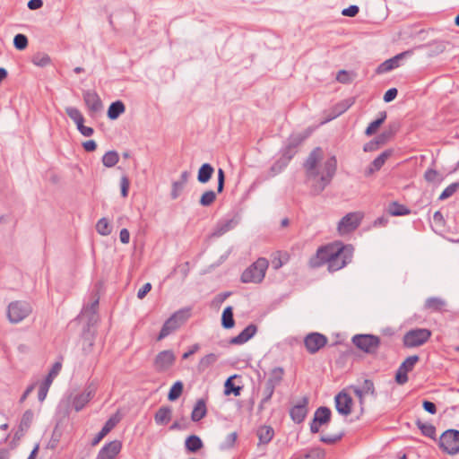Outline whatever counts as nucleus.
<instances>
[{"mask_svg": "<svg viewBox=\"0 0 459 459\" xmlns=\"http://www.w3.org/2000/svg\"><path fill=\"white\" fill-rule=\"evenodd\" d=\"M268 266L269 262L266 258H258L242 273L241 281L244 283H260L265 276Z\"/></svg>", "mask_w": 459, "mask_h": 459, "instance_id": "nucleus-3", "label": "nucleus"}, {"mask_svg": "<svg viewBox=\"0 0 459 459\" xmlns=\"http://www.w3.org/2000/svg\"><path fill=\"white\" fill-rule=\"evenodd\" d=\"M328 342L325 335L320 333H310L304 339V345L310 354H315L325 347Z\"/></svg>", "mask_w": 459, "mask_h": 459, "instance_id": "nucleus-14", "label": "nucleus"}, {"mask_svg": "<svg viewBox=\"0 0 459 459\" xmlns=\"http://www.w3.org/2000/svg\"><path fill=\"white\" fill-rule=\"evenodd\" d=\"M308 402V398L304 396L298 404L290 408V416L295 423L299 424L304 421L307 414Z\"/></svg>", "mask_w": 459, "mask_h": 459, "instance_id": "nucleus-19", "label": "nucleus"}, {"mask_svg": "<svg viewBox=\"0 0 459 459\" xmlns=\"http://www.w3.org/2000/svg\"><path fill=\"white\" fill-rule=\"evenodd\" d=\"M289 259V255L287 253L281 255L278 253L277 255L273 256L272 259V266L274 270L280 269Z\"/></svg>", "mask_w": 459, "mask_h": 459, "instance_id": "nucleus-60", "label": "nucleus"}, {"mask_svg": "<svg viewBox=\"0 0 459 459\" xmlns=\"http://www.w3.org/2000/svg\"><path fill=\"white\" fill-rule=\"evenodd\" d=\"M362 216L359 212H350L343 216L338 223V230L342 234L355 230L361 222Z\"/></svg>", "mask_w": 459, "mask_h": 459, "instance_id": "nucleus-15", "label": "nucleus"}, {"mask_svg": "<svg viewBox=\"0 0 459 459\" xmlns=\"http://www.w3.org/2000/svg\"><path fill=\"white\" fill-rule=\"evenodd\" d=\"M310 133L307 129L303 133L292 134L287 139V144L296 150L310 135Z\"/></svg>", "mask_w": 459, "mask_h": 459, "instance_id": "nucleus-38", "label": "nucleus"}, {"mask_svg": "<svg viewBox=\"0 0 459 459\" xmlns=\"http://www.w3.org/2000/svg\"><path fill=\"white\" fill-rule=\"evenodd\" d=\"M289 164L286 160H284L282 157L278 159L270 168V176L274 177L280 172H281Z\"/></svg>", "mask_w": 459, "mask_h": 459, "instance_id": "nucleus-52", "label": "nucleus"}, {"mask_svg": "<svg viewBox=\"0 0 459 459\" xmlns=\"http://www.w3.org/2000/svg\"><path fill=\"white\" fill-rule=\"evenodd\" d=\"M221 326L224 329H231L235 326V320L233 316V307L231 306L226 307L221 315Z\"/></svg>", "mask_w": 459, "mask_h": 459, "instance_id": "nucleus-36", "label": "nucleus"}, {"mask_svg": "<svg viewBox=\"0 0 459 459\" xmlns=\"http://www.w3.org/2000/svg\"><path fill=\"white\" fill-rule=\"evenodd\" d=\"M32 311L30 303L22 300L13 301L7 307V317L13 324H18L26 318Z\"/></svg>", "mask_w": 459, "mask_h": 459, "instance_id": "nucleus-8", "label": "nucleus"}, {"mask_svg": "<svg viewBox=\"0 0 459 459\" xmlns=\"http://www.w3.org/2000/svg\"><path fill=\"white\" fill-rule=\"evenodd\" d=\"M185 446L188 452L196 453L204 446V443L198 436L190 435L185 441Z\"/></svg>", "mask_w": 459, "mask_h": 459, "instance_id": "nucleus-35", "label": "nucleus"}, {"mask_svg": "<svg viewBox=\"0 0 459 459\" xmlns=\"http://www.w3.org/2000/svg\"><path fill=\"white\" fill-rule=\"evenodd\" d=\"M82 98L91 113H98L103 108L102 101L95 91H84Z\"/></svg>", "mask_w": 459, "mask_h": 459, "instance_id": "nucleus-20", "label": "nucleus"}, {"mask_svg": "<svg viewBox=\"0 0 459 459\" xmlns=\"http://www.w3.org/2000/svg\"><path fill=\"white\" fill-rule=\"evenodd\" d=\"M325 456V452L324 449L320 447H316L310 449L304 455L295 456L296 458H304V459H324Z\"/></svg>", "mask_w": 459, "mask_h": 459, "instance_id": "nucleus-50", "label": "nucleus"}, {"mask_svg": "<svg viewBox=\"0 0 459 459\" xmlns=\"http://www.w3.org/2000/svg\"><path fill=\"white\" fill-rule=\"evenodd\" d=\"M387 212L392 216H404L409 215L411 212L407 206L401 204L396 201L391 202L388 204Z\"/></svg>", "mask_w": 459, "mask_h": 459, "instance_id": "nucleus-34", "label": "nucleus"}, {"mask_svg": "<svg viewBox=\"0 0 459 459\" xmlns=\"http://www.w3.org/2000/svg\"><path fill=\"white\" fill-rule=\"evenodd\" d=\"M96 230L101 236H108L112 231V227L106 218H101L96 224Z\"/></svg>", "mask_w": 459, "mask_h": 459, "instance_id": "nucleus-48", "label": "nucleus"}, {"mask_svg": "<svg viewBox=\"0 0 459 459\" xmlns=\"http://www.w3.org/2000/svg\"><path fill=\"white\" fill-rule=\"evenodd\" d=\"M351 342L359 351L370 355L377 354L381 345L380 338L370 333L355 334Z\"/></svg>", "mask_w": 459, "mask_h": 459, "instance_id": "nucleus-6", "label": "nucleus"}, {"mask_svg": "<svg viewBox=\"0 0 459 459\" xmlns=\"http://www.w3.org/2000/svg\"><path fill=\"white\" fill-rule=\"evenodd\" d=\"M283 375L284 370L281 367H276L271 370L270 377L264 384L263 398L258 405L259 411H263L264 409L265 403L271 400L275 387L281 384L283 378Z\"/></svg>", "mask_w": 459, "mask_h": 459, "instance_id": "nucleus-4", "label": "nucleus"}, {"mask_svg": "<svg viewBox=\"0 0 459 459\" xmlns=\"http://www.w3.org/2000/svg\"><path fill=\"white\" fill-rule=\"evenodd\" d=\"M334 403L335 409L341 415L348 416L351 413L353 400L345 391H341L335 395Z\"/></svg>", "mask_w": 459, "mask_h": 459, "instance_id": "nucleus-16", "label": "nucleus"}, {"mask_svg": "<svg viewBox=\"0 0 459 459\" xmlns=\"http://www.w3.org/2000/svg\"><path fill=\"white\" fill-rule=\"evenodd\" d=\"M216 200V193L212 190L205 191L200 197L199 204L201 206L208 207Z\"/></svg>", "mask_w": 459, "mask_h": 459, "instance_id": "nucleus-51", "label": "nucleus"}, {"mask_svg": "<svg viewBox=\"0 0 459 459\" xmlns=\"http://www.w3.org/2000/svg\"><path fill=\"white\" fill-rule=\"evenodd\" d=\"M425 308L433 312H440L446 306V301L437 297H431L426 299Z\"/></svg>", "mask_w": 459, "mask_h": 459, "instance_id": "nucleus-39", "label": "nucleus"}, {"mask_svg": "<svg viewBox=\"0 0 459 459\" xmlns=\"http://www.w3.org/2000/svg\"><path fill=\"white\" fill-rule=\"evenodd\" d=\"M214 173V168L210 163H204L197 172V180L201 184H206L210 181Z\"/></svg>", "mask_w": 459, "mask_h": 459, "instance_id": "nucleus-31", "label": "nucleus"}, {"mask_svg": "<svg viewBox=\"0 0 459 459\" xmlns=\"http://www.w3.org/2000/svg\"><path fill=\"white\" fill-rule=\"evenodd\" d=\"M332 417L331 410L326 406H320L314 413L312 421L309 424L310 432L318 433L320 427L330 422Z\"/></svg>", "mask_w": 459, "mask_h": 459, "instance_id": "nucleus-12", "label": "nucleus"}, {"mask_svg": "<svg viewBox=\"0 0 459 459\" xmlns=\"http://www.w3.org/2000/svg\"><path fill=\"white\" fill-rule=\"evenodd\" d=\"M218 359V356L214 353H209L203 357L197 366L199 372L205 371L210 366L213 365Z\"/></svg>", "mask_w": 459, "mask_h": 459, "instance_id": "nucleus-41", "label": "nucleus"}, {"mask_svg": "<svg viewBox=\"0 0 459 459\" xmlns=\"http://www.w3.org/2000/svg\"><path fill=\"white\" fill-rule=\"evenodd\" d=\"M184 385L181 381H176L170 387L168 394V400L170 402L176 401L180 397L183 393Z\"/></svg>", "mask_w": 459, "mask_h": 459, "instance_id": "nucleus-45", "label": "nucleus"}, {"mask_svg": "<svg viewBox=\"0 0 459 459\" xmlns=\"http://www.w3.org/2000/svg\"><path fill=\"white\" fill-rule=\"evenodd\" d=\"M366 394H370L373 398H377V393L375 385L371 379H364L360 387Z\"/></svg>", "mask_w": 459, "mask_h": 459, "instance_id": "nucleus-58", "label": "nucleus"}, {"mask_svg": "<svg viewBox=\"0 0 459 459\" xmlns=\"http://www.w3.org/2000/svg\"><path fill=\"white\" fill-rule=\"evenodd\" d=\"M119 418L117 415L110 417L102 427L101 430L91 440L92 446H97L118 423Z\"/></svg>", "mask_w": 459, "mask_h": 459, "instance_id": "nucleus-25", "label": "nucleus"}, {"mask_svg": "<svg viewBox=\"0 0 459 459\" xmlns=\"http://www.w3.org/2000/svg\"><path fill=\"white\" fill-rule=\"evenodd\" d=\"M122 443L119 440H113L102 446L99 451L96 459H116L120 453Z\"/></svg>", "mask_w": 459, "mask_h": 459, "instance_id": "nucleus-18", "label": "nucleus"}, {"mask_svg": "<svg viewBox=\"0 0 459 459\" xmlns=\"http://www.w3.org/2000/svg\"><path fill=\"white\" fill-rule=\"evenodd\" d=\"M62 364L60 362H56L52 366L50 371L48 372V376L44 379L43 383L46 385H51L53 382L54 377L59 373L61 370Z\"/></svg>", "mask_w": 459, "mask_h": 459, "instance_id": "nucleus-57", "label": "nucleus"}, {"mask_svg": "<svg viewBox=\"0 0 459 459\" xmlns=\"http://www.w3.org/2000/svg\"><path fill=\"white\" fill-rule=\"evenodd\" d=\"M184 187H185V185L182 184V182H178V180L174 181L172 183V188H171V192H170L171 199L176 200L177 198H178V196L182 193Z\"/></svg>", "mask_w": 459, "mask_h": 459, "instance_id": "nucleus-62", "label": "nucleus"}, {"mask_svg": "<svg viewBox=\"0 0 459 459\" xmlns=\"http://www.w3.org/2000/svg\"><path fill=\"white\" fill-rule=\"evenodd\" d=\"M207 413V408H206V403L204 399H199L195 403L194 409L191 413V420L194 422L200 421L202 419H204L206 416Z\"/></svg>", "mask_w": 459, "mask_h": 459, "instance_id": "nucleus-28", "label": "nucleus"}, {"mask_svg": "<svg viewBox=\"0 0 459 459\" xmlns=\"http://www.w3.org/2000/svg\"><path fill=\"white\" fill-rule=\"evenodd\" d=\"M175 360L176 357L171 350L162 351L155 357L154 366L159 372L166 371L174 364Z\"/></svg>", "mask_w": 459, "mask_h": 459, "instance_id": "nucleus-17", "label": "nucleus"}, {"mask_svg": "<svg viewBox=\"0 0 459 459\" xmlns=\"http://www.w3.org/2000/svg\"><path fill=\"white\" fill-rule=\"evenodd\" d=\"M13 46L18 50H23L28 47V38L26 35L18 33L13 38Z\"/></svg>", "mask_w": 459, "mask_h": 459, "instance_id": "nucleus-55", "label": "nucleus"}, {"mask_svg": "<svg viewBox=\"0 0 459 459\" xmlns=\"http://www.w3.org/2000/svg\"><path fill=\"white\" fill-rule=\"evenodd\" d=\"M323 158V151L320 147H316L307 156L304 162L306 176L307 180H315L318 178L317 164Z\"/></svg>", "mask_w": 459, "mask_h": 459, "instance_id": "nucleus-10", "label": "nucleus"}, {"mask_svg": "<svg viewBox=\"0 0 459 459\" xmlns=\"http://www.w3.org/2000/svg\"><path fill=\"white\" fill-rule=\"evenodd\" d=\"M296 152L297 151L294 148L289 144H286L285 147L281 150V157L286 160V161L290 162Z\"/></svg>", "mask_w": 459, "mask_h": 459, "instance_id": "nucleus-63", "label": "nucleus"}, {"mask_svg": "<svg viewBox=\"0 0 459 459\" xmlns=\"http://www.w3.org/2000/svg\"><path fill=\"white\" fill-rule=\"evenodd\" d=\"M424 179L429 183L441 182L442 176L434 169H428L424 173Z\"/></svg>", "mask_w": 459, "mask_h": 459, "instance_id": "nucleus-54", "label": "nucleus"}, {"mask_svg": "<svg viewBox=\"0 0 459 459\" xmlns=\"http://www.w3.org/2000/svg\"><path fill=\"white\" fill-rule=\"evenodd\" d=\"M393 151L391 149L384 151L379 154L365 169L364 175L370 177L375 172L378 171L385 163L386 160L392 155Z\"/></svg>", "mask_w": 459, "mask_h": 459, "instance_id": "nucleus-23", "label": "nucleus"}, {"mask_svg": "<svg viewBox=\"0 0 459 459\" xmlns=\"http://www.w3.org/2000/svg\"><path fill=\"white\" fill-rule=\"evenodd\" d=\"M32 62L37 66L45 67L51 63V59L47 54L38 53L33 56Z\"/></svg>", "mask_w": 459, "mask_h": 459, "instance_id": "nucleus-53", "label": "nucleus"}, {"mask_svg": "<svg viewBox=\"0 0 459 459\" xmlns=\"http://www.w3.org/2000/svg\"><path fill=\"white\" fill-rule=\"evenodd\" d=\"M256 436L259 439V444L267 445L273 439L274 430L271 426L263 425L257 429Z\"/></svg>", "mask_w": 459, "mask_h": 459, "instance_id": "nucleus-30", "label": "nucleus"}, {"mask_svg": "<svg viewBox=\"0 0 459 459\" xmlns=\"http://www.w3.org/2000/svg\"><path fill=\"white\" fill-rule=\"evenodd\" d=\"M233 377H228L224 383V394L225 395H230L231 394H234L235 396L240 395L242 386L235 385V384L233 383V380H232Z\"/></svg>", "mask_w": 459, "mask_h": 459, "instance_id": "nucleus-43", "label": "nucleus"}, {"mask_svg": "<svg viewBox=\"0 0 459 459\" xmlns=\"http://www.w3.org/2000/svg\"><path fill=\"white\" fill-rule=\"evenodd\" d=\"M353 247L351 245H343L342 242H339V246L334 253L330 255L331 261L328 264V270L330 272H336L343 268L351 263Z\"/></svg>", "mask_w": 459, "mask_h": 459, "instance_id": "nucleus-2", "label": "nucleus"}, {"mask_svg": "<svg viewBox=\"0 0 459 459\" xmlns=\"http://www.w3.org/2000/svg\"><path fill=\"white\" fill-rule=\"evenodd\" d=\"M382 123L377 118L372 121L365 130V134L370 136L374 134L377 129L381 126Z\"/></svg>", "mask_w": 459, "mask_h": 459, "instance_id": "nucleus-64", "label": "nucleus"}, {"mask_svg": "<svg viewBox=\"0 0 459 459\" xmlns=\"http://www.w3.org/2000/svg\"><path fill=\"white\" fill-rule=\"evenodd\" d=\"M338 246H339V242H336V243H333L331 245H327V246L320 247L317 249L316 255H313L309 259V262H308L309 266L311 268H317L326 263L328 264L331 261L330 255L332 253H334V251L338 247Z\"/></svg>", "mask_w": 459, "mask_h": 459, "instance_id": "nucleus-11", "label": "nucleus"}, {"mask_svg": "<svg viewBox=\"0 0 459 459\" xmlns=\"http://www.w3.org/2000/svg\"><path fill=\"white\" fill-rule=\"evenodd\" d=\"M439 447L448 455L459 453V430L447 429L442 433L438 441Z\"/></svg>", "mask_w": 459, "mask_h": 459, "instance_id": "nucleus-9", "label": "nucleus"}, {"mask_svg": "<svg viewBox=\"0 0 459 459\" xmlns=\"http://www.w3.org/2000/svg\"><path fill=\"white\" fill-rule=\"evenodd\" d=\"M355 102L354 98L345 99L337 104H335L332 108V118H335L342 114H343L346 110H348Z\"/></svg>", "mask_w": 459, "mask_h": 459, "instance_id": "nucleus-32", "label": "nucleus"}, {"mask_svg": "<svg viewBox=\"0 0 459 459\" xmlns=\"http://www.w3.org/2000/svg\"><path fill=\"white\" fill-rule=\"evenodd\" d=\"M417 427L420 429L421 434L432 439H436V428L431 423H425L417 419L415 421Z\"/></svg>", "mask_w": 459, "mask_h": 459, "instance_id": "nucleus-40", "label": "nucleus"}, {"mask_svg": "<svg viewBox=\"0 0 459 459\" xmlns=\"http://www.w3.org/2000/svg\"><path fill=\"white\" fill-rule=\"evenodd\" d=\"M432 333L427 328H413L407 331L403 337L405 348H416L425 344L431 337Z\"/></svg>", "mask_w": 459, "mask_h": 459, "instance_id": "nucleus-7", "label": "nucleus"}, {"mask_svg": "<svg viewBox=\"0 0 459 459\" xmlns=\"http://www.w3.org/2000/svg\"><path fill=\"white\" fill-rule=\"evenodd\" d=\"M65 113L76 124L77 127L82 123H84V117L77 108L67 107L65 108Z\"/></svg>", "mask_w": 459, "mask_h": 459, "instance_id": "nucleus-46", "label": "nucleus"}, {"mask_svg": "<svg viewBox=\"0 0 459 459\" xmlns=\"http://www.w3.org/2000/svg\"><path fill=\"white\" fill-rule=\"evenodd\" d=\"M190 308H182L173 313L163 324L157 341H160L178 329L190 317Z\"/></svg>", "mask_w": 459, "mask_h": 459, "instance_id": "nucleus-1", "label": "nucleus"}, {"mask_svg": "<svg viewBox=\"0 0 459 459\" xmlns=\"http://www.w3.org/2000/svg\"><path fill=\"white\" fill-rule=\"evenodd\" d=\"M125 110V104L121 100H116L109 105L107 116L110 120H116Z\"/></svg>", "mask_w": 459, "mask_h": 459, "instance_id": "nucleus-33", "label": "nucleus"}, {"mask_svg": "<svg viewBox=\"0 0 459 459\" xmlns=\"http://www.w3.org/2000/svg\"><path fill=\"white\" fill-rule=\"evenodd\" d=\"M400 127L401 123L399 121L390 122L387 128L377 136L379 139L380 143L385 144L395 135Z\"/></svg>", "mask_w": 459, "mask_h": 459, "instance_id": "nucleus-26", "label": "nucleus"}, {"mask_svg": "<svg viewBox=\"0 0 459 459\" xmlns=\"http://www.w3.org/2000/svg\"><path fill=\"white\" fill-rule=\"evenodd\" d=\"M420 360L418 355H411L405 359V360L399 366L395 373V382L398 385H404L408 382V373L412 371L415 364Z\"/></svg>", "mask_w": 459, "mask_h": 459, "instance_id": "nucleus-13", "label": "nucleus"}, {"mask_svg": "<svg viewBox=\"0 0 459 459\" xmlns=\"http://www.w3.org/2000/svg\"><path fill=\"white\" fill-rule=\"evenodd\" d=\"M119 160V155L116 151H108L102 157V163L106 168H112Z\"/></svg>", "mask_w": 459, "mask_h": 459, "instance_id": "nucleus-44", "label": "nucleus"}, {"mask_svg": "<svg viewBox=\"0 0 459 459\" xmlns=\"http://www.w3.org/2000/svg\"><path fill=\"white\" fill-rule=\"evenodd\" d=\"M172 410L169 406H161L154 415V420L158 425H166L171 420Z\"/></svg>", "mask_w": 459, "mask_h": 459, "instance_id": "nucleus-29", "label": "nucleus"}, {"mask_svg": "<svg viewBox=\"0 0 459 459\" xmlns=\"http://www.w3.org/2000/svg\"><path fill=\"white\" fill-rule=\"evenodd\" d=\"M238 223V220L237 218L229 219L226 221H219L216 225V228L212 233V236L221 237L225 234L227 231L232 230Z\"/></svg>", "mask_w": 459, "mask_h": 459, "instance_id": "nucleus-27", "label": "nucleus"}, {"mask_svg": "<svg viewBox=\"0 0 459 459\" xmlns=\"http://www.w3.org/2000/svg\"><path fill=\"white\" fill-rule=\"evenodd\" d=\"M337 170V160L335 156L328 158L323 169L321 177L317 179L316 183L312 186V192L315 195H319L325 188L331 183Z\"/></svg>", "mask_w": 459, "mask_h": 459, "instance_id": "nucleus-5", "label": "nucleus"}, {"mask_svg": "<svg viewBox=\"0 0 459 459\" xmlns=\"http://www.w3.org/2000/svg\"><path fill=\"white\" fill-rule=\"evenodd\" d=\"M257 332V326L255 324H249L241 333L237 336L229 340L230 345H241L249 341Z\"/></svg>", "mask_w": 459, "mask_h": 459, "instance_id": "nucleus-22", "label": "nucleus"}, {"mask_svg": "<svg viewBox=\"0 0 459 459\" xmlns=\"http://www.w3.org/2000/svg\"><path fill=\"white\" fill-rule=\"evenodd\" d=\"M238 437L237 432H232L229 434L223 443L221 444V450L230 449L235 446L236 440Z\"/></svg>", "mask_w": 459, "mask_h": 459, "instance_id": "nucleus-61", "label": "nucleus"}, {"mask_svg": "<svg viewBox=\"0 0 459 459\" xmlns=\"http://www.w3.org/2000/svg\"><path fill=\"white\" fill-rule=\"evenodd\" d=\"M33 411L30 409L24 411L20 422V429L22 433L26 432L30 429L33 420Z\"/></svg>", "mask_w": 459, "mask_h": 459, "instance_id": "nucleus-47", "label": "nucleus"}, {"mask_svg": "<svg viewBox=\"0 0 459 459\" xmlns=\"http://www.w3.org/2000/svg\"><path fill=\"white\" fill-rule=\"evenodd\" d=\"M95 394V387L92 385H88L81 394L74 396L73 407L76 411H80L91 401Z\"/></svg>", "mask_w": 459, "mask_h": 459, "instance_id": "nucleus-21", "label": "nucleus"}, {"mask_svg": "<svg viewBox=\"0 0 459 459\" xmlns=\"http://www.w3.org/2000/svg\"><path fill=\"white\" fill-rule=\"evenodd\" d=\"M459 189V182H454L446 186L441 195H439V200H446L452 196L457 190Z\"/></svg>", "mask_w": 459, "mask_h": 459, "instance_id": "nucleus-56", "label": "nucleus"}, {"mask_svg": "<svg viewBox=\"0 0 459 459\" xmlns=\"http://www.w3.org/2000/svg\"><path fill=\"white\" fill-rule=\"evenodd\" d=\"M62 431L59 429L58 424H56L53 429L51 437L47 445V448L55 450L60 441Z\"/></svg>", "mask_w": 459, "mask_h": 459, "instance_id": "nucleus-49", "label": "nucleus"}, {"mask_svg": "<svg viewBox=\"0 0 459 459\" xmlns=\"http://www.w3.org/2000/svg\"><path fill=\"white\" fill-rule=\"evenodd\" d=\"M447 42L445 40H433L427 43L424 47L429 48V51L433 55H438L443 53L446 48Z\"/></svg>", "mask_w": 459, "mask_h": 459, "instance_id": "nucleus-42", "label": "nucleus"}, {"mask_svg": "<svg viewBox=\"0 0 459 459\" xmlns=\"http://www.w3.org/2000/svg\"><path fill=\"white\" fill-rule=\"evenodd\" d=\"M94 346V336L93 333H91L89 325L87 329L83 331L82 333V352L84 355H88L91 352L92 348Z\"/></svg>", "mask_w": 459, "mask_h": 459, "instance_id": "nucleus-37", "label": "nucleus"}, {"mask_svg": "<svg viewBox=\"0 0 459 459\" xmlns=\"http://www.w3.org/2000/svg\"><path fill=\"white\" fill-rule=\"evenodd\" d=\"M406 54H407V52L400 53V54L393 56L392 58H389V59L385 60V62L381 63L377 66L376 73L378 74H381L390 72V71L394 70V68L399 67L400 61L405 56Z\"/></svg>", "mask_w": 459, "mask_h": 459, "instance_id": "nucleus-24", "label": "nucleus"}, {"mask_svg": "<svg viewBox=\"0 0 459 459\" xmlns=\"http://www.w3.org/2000/svg\"><path fill=\"white\" fill-rule=\"evenodd\" d=\"M344 436V432L342 431L335 435H322L320 437V441L327 444V445H333L336 444L338 441H340L342 437Z\"/></svg>", "mask_w": 459, "mask_h": 459, "instance_id": "nucleus-59", "label": "nucleus"}]
</instances>
